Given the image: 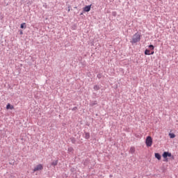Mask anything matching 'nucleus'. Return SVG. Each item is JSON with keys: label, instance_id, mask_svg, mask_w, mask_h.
<instances>
[{"label": "nucleus", "instance_id": "14", "mask_svg": "<svg viewBox=\"0 0 178 178\" xmlns=\"http://www.w3.org/2000/svg\"><path fill=\"white\" fill-rule=\"evenodd\" d=\"M21 29H26V23H22L21 24Z\"/></svg>", "mask_w": 178, "mask_h": 178}, {"label": "nucleus", "instance_id": "8", "mask_svg": "<svg viewBox=\"0 0 178 178\" xmlns=\"http://www.w3.org/2000/svg\"><path fill=\"white\" fill-rule=\"evenodd\" d=\"M130 154H134L136 152V148L134 147H131L129 149Z\"/></svg>", "mask_w": 178, "mask_h": 178}, {"label": "nucleus", "instance_id": "3", "mask_svg": "<svg viewBox=\"0 0 178 178\" xmlns=\"http://www.w3.org/2000/svg\"><path fill=\"white\" fill-rule=\"evenodd\" d=\"M145 144H146L147 147L152 146V138L151 136H147L146 138Z\"/></svg>", "mask_w": 178, "mask_h": 178}, {"label": "nucleus", "instance_id": "10", "mask_svg": "<svg viewBox=\"0 0 178 178\" xmlns=\"http://www.w3.org/2000/svg\"><path fill=\"white\" fill-rule=\"evenodd\" d=\"M85 138H86V140H88V138H90V133L88 132L85 133Z\"/></svg>", "mask_w": 178, "mask_h": 178}, {"label": "nucleus", "instance_id": "2", "mask_svg": "<svg viewBox=\"0 0 178 178\" xmlns=\"http://www.w3.org/2000/svg\"><path fill=\"white\" fill-rule=\"evenodd\" d=\"M146 55H154V45H149L145 51Z\"/></svg>", "mask_w": 178, "mask_h": 178}, {"label": "nucleus", "instance_id": "13", "mask_svg": "<svg viewBox=\"0 0 178 178\" xmlns=\"http://www.w3.org/2000/svg\"><path fill=\"white\" fill-rule=\"evenodd\" d=\"M169 136H170V138H175V137H176V135H175V134H172V133H170Z\"/></svg>", "mask_w": 178, "mask_h": 178}, {"label": "nucleus", "instance_id": "15", "mask_svg": "<svg viewBox=\"0 0 178 178\" xmlns=\"http://www.w3.org/2000/svg\"><path fill=\"white\" fill-rule=\"evenodd\" d=\"M72 151H73V147L68 148V152H72Z\"/></svg>", "mask_w": 178, "mask_h": 178}, {"label": "nucleus", "instance_id": "5", "mask_svg": "<svg viewBox=\"0 0 178 178\" xmlns=\"http://www.w3.org/2000/svg\"><path fill=\"white\" fill-rule=\"evenodd\" d=\"M168 156L172 158V159H174L175 158L173 156H172V153H169L168 152H164L163 154V158H164V159H166Z\"/></svg>", "mask_w": 178, "mask_h": 178}, {"label": "nucleus", "instance_id": "6", "mask_svg": "<svg viewBox=\"0 0 178 178\" xmlns=\"http://www.w3.org/2000/svg\"><path fill=\"white\" fill-rule=\"evenodd\" d=\"M84 12H90V10H91V6H86L84 8H83Z\"/></svg>", "mask_w": 178, "mask_h": 178}, {"label": "nucleus", "instance_id": "11", "mask_svg": "<svg viewBox=\"0 0 178 178\" xmlns=\"http://www.w3.org/2000/svg\"><path fill=\"white\" fill-rule=\"evenodd\" d=\"M93 88L95 91H98V90H99L100 88L99 86L95 85Z\"/></svg>", "mask_w": 178, "mask_h": 178}, {"label": "nucleus", "instance_id": "4", "mask_svg": "<svg viewBox=\"0 0 178 178\" xmlns=\"http://www.w3.org/2000/svg\"><path fill=\"white\" fill-rule=\"evenodd\" d=\"M42 169H44V165H42V164H38L35 166L33 172H38L40 170H42Z\"/></svg>", "mask_w": 178, "mask_h": 178}, {"label": "nucleus", "instance_id": "9", "mask_svg": "<svg viewBox=\"0 0 178 178\" xmlns=\"http://www.w3.org/2000/svg\"><path fill=\"white\" fill-rule=\"evenodd\" d=\"M155 158H156V159H158L159 161H161V154H159V153H155Z\"/></svg>", "mask_w": 178, "mask_h": 178}, {"label": "nucleus", "instance_id": "7", "mask_svg": "<svg viewBox=\"0 0 178 178\" xmlns=\"http://www.w3.org/2000/svg\"><path fill=\"white\" fill-rule=\"evenodd\" d=\"M6 109H15V106H12L10 104H8L6 106Z\"/></svg>", "mask_w": 178, "mask_h": 178}, {"label": "nucleus", "instance_id": "1", "mask_svg": "<svg viewBox=\"0 0 178 178\" xmlns=\"http://www.w3.org/2000/svg\"><path fill=\"white\" fill-rule=\"evenodd\" d=\"M141 38V35L140 33H136L135 35H133L131 42L132 44H136V42H138Z\"/></svg>", "mask_w": 178, "mask_h": 178}, {"label": "nucleus", "instance_id": "12", "mask_svg": "<svg viewBox=\"0 0 178 178\" xmlns=\"http://www.w3.org/2000/svg\"><path fill=\"white\" fill-rule=\"evenodd\" d=\"M58 165V160H56L51 163V166H56Z\"/></svg>", "mask_w": 178, "mask_h": 178}, {"label": "nucleus", "instance_id": "17", "mask_svg": "<svg viewBox=\"0 0 178 178\" xmlns=\"http://www.w3.org/2000/svg\"><path fill=\"white\" fill-rule=\"evenodd\" d=\"M19 34H21V35L23 34V31H21Z\"/></svg>", "mask_w": 178, "mask_h": 178}, {"label": "nucleus", "instance_id": "16", "mask_svg": "<svg viewBox=\"0 0 178 178\" xmlns=\"http://www.w3.org/2000/svg\"><path fill=\"white\" fill-rule=\"evenodd\" d=\"M70 10V6L68 7V12Z\"/></svg>", "mask_w": 178, "mask_h": 178}]
</instances>
